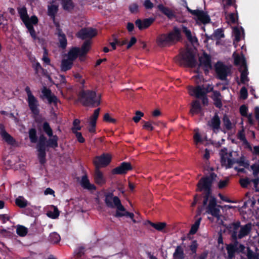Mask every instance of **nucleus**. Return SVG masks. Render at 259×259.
I'll use <instances>...</instances> for the list:
<instances>
[{"label": "nucleus", "instance_id": "1", "mask_svg": "<svg viewBox=\"0 0 259 259\" xmlns=\"http://www.w3.org/2000/svg\"><path fill=\"white\" fill-rule=\"evenodd\" d=\"M44 132L49 137V139L44 135L39 136L38 141L36 145L37 157L41 164L46 162V151L48 148L55 149L58 147V141L59 138L57 135H53V132L49 123L46 121L42 124Z\"/></svg>", "mask_w": 259, "mask_h": 259}, {"label": "nucleus", "instance_id": "2", "mask_svg": "<svg viewBox=\"0 0 259 259\" xmlns=\"http://www.w3.org/2000/svg\"><path fill=\"white\" fill-rule=\"evenodd\" d=\"M78 100L85 107H96L101 104V94H97L96 91L81 90L78 93Z\"/></svg>", "mask_w": 259, "mask_h": 259}, {"label": "nucleus", "instance_id": "3", "mask_svg": "<svg viewBox=\"0 0 259 259\" xmlns=\"http://www.w3.org/2000/svg\"><path fill=\"white\" fill-rule=\"evenodd\" d=\"M181 39V29L174 26L169 33L159 35L156 38V43L159 47L163 48L174 45Z\"/></svg>", "mask_w": 259, "mask_h": 259}, {"label": "nucleus", "instance_id": "4", "mask_svg": "<svg viewBox=\"0 0 259 259\" xmlns=\"http://www.w3.org/2000/svg\"><path fill=\"white\" fill-rule=\"evenodd\" d=\"M217 178V175L214 172H211L206 177H202L197 184V191L203 193V206L207 205L208 199L211 194V186L213 182Z\"/></svg>", "mask_w": 259, "mask_h": 259}, {"label": "nucleus", "instance_id": "5", "mask_svg": "<svg viewBox=\"0 0 259 259\" xmlns=\"http://www.w3.org/2000/svg\"><path fill=\"white\" fill-rule=\"evenodd\" d=\"M104 201L109 208L116 207L118 210L125 211V207L121 204L120 199L117 196H114L113 192L105 194Z\"/></svg>", "mask_w": 259, "mask_h": 259}, {"label": "nucleus", "instance_id": "6", "mask_svg": "<svg viewBox=\"0 0 259 259\" xmlns=\"http://www.w3.org/2000/svg\"><path fill=\"white\" fill-rule=\"evenodd\" d=\"M111 161V156L108 153H103L100 156H96L93 160V163L96 168L104 167L109 165Z\"/></svg>", "mask_w": 259, "mask_h": 259}, {"label": "nucleus", "instance_id": "7", "mask_svg": "<svg viewBox=\"0 0 259 259\" xmlns=\"http://www.w3.org/2000/svg\"><path fill=\"white\" fill-rule=\"evenodd\" d=\"M181 61H182L186 66L190 68L196 67L197 64L195 55L190 50H187L182 54Z\"/></svg>", "mask_w": 259, "mask_h": 259}, {"label": "nucleus", "instance_id": "8", "mask_svg": "<svg viewBox=\"0 0 259 259\" xmlns=\"http://www.w3.org/2000/svg\"><path fill=\"white\" fill-rule=\"evenodd\" d=\"M199 66H202L204 73L207 75L209 70L212 68L211 57L206 53L204 52L202 55L199 57Z\"/></svg>", "mask_w": 259, "mask_h": 259}, {"label": "nucleus", "instance_id": "9", "mask_svg": "<svg viewBox=\"0 0 259 259\" xmlns=\"http://www.w3.org/2000/svg\"><path fill=\"white\" fill-rule=\"evenodd\" d=\"M17 10L19 16L23 23H25V22L31 20V22L34 23V25L37 24L38 22V19L37 17L35 15H33L30 18H29L27 13L26 8L25 7L18 8Z\"/></svg>", "mask_w": 259, "mask_h": 259}, {"label": "nucleus", "instance_id": "10", "mask_svg": "<svg viewBox=\"0 0 259 259\" xmlns=\"http://www.w3.org/2000/svg\"><path fill=\"white\" fill-rule=\"evenodd\" d=\"M97 34V30L91 27L81 28L76 34L77 38L82 40L87 38H92Z\"/></svg>", "mask_w": 259, "mask_h": 259}, {"label": "nucleus", "instance_id": "11", "mask_svg": "<svg viewBox=\"0 0 259 259\" xmlns=\"http://www.w3.org/2000/svg\"><path fill=\"white\" fill-rule=\"evenodd\" d=\"M133 169V166L130 162H122L120 164L112 170L113 175H125L128 171Z\"/></svg>", "mask_w": 259, "mask_h": 259}, {"label": "nucleus", "instance_id": "12", "mask_svg": "<svg viewBox=\"0 0 259 259\" xmlns=\"http://www.w3.org/2000/svg\"><path fill=\"white\" fill-rule=\"evenodd\" d=\"M215 72L218 78L222 80H225L229 72L228 67L222 62H218L215 65Z\"/></svg>", "mask_w": 259, "mask_h": 259}, {"label": "nucleus", "instance_id": "13", "mask_svg": "<svg viewBox=\"0 0 259 259\" xmlns=\"http://www.w3.org/2000/svg\"><path fill=\"white\" fill-rule=\"evenodd\" d=\"M27 101L29 108L32 114L35 115H38L39 113V103L36 98L33 95L27 98Z\"/></svg>", "mask_w": 259, "mask_h": 259}, {"label": "nucleus", "instance_id": "14", "mask_svg": "<svg viewBox=\"0 0 259 259\" xmlns=\"http://www.w3.org/2000/svg\"><path fill=\"white\" fill-rule=\"evenodd\" d=\"M41 92L43 96L47 99L49 104H53L54 106L57 105V103L59 102V99L56 95L52 94L50 89L44 87Z\"/></svg>", "mask_w": 259, "mask_h": 259}, {"label": "nucleus", "instance_id": "15", "mask_svg": "<svg viewBox=\"0 0 259 259\" xmlns=\"http://www.w3.org/2000/svg\"><path fill=\"white\" fill-rule=\"evenodd\" d=\"M0 135L3 140L8 144L14 145L16 144V141L15 139L6 132L5 127L3 125L0 126Z\"/></svg>", "mask_w": 259, "mask_h": 259}, {"label": "nucleus", "instance_id": "16", "mask_svg": "<svg viewBox=\"0 0 259 259\" xmlns=\"http://www.w3.org/2000/svg\"><path fill=\"white\" fill-rule=\"evenodd\" d=\"M154 21L153 18H149L143 19V20L138 19L135 21V25L138 28L142 30L148 28Z\"/></svg>", "mask_w": 259, "mask_h": 259}, {"label": "nucleus", "instance_id": "17", "mask_svg": "<svg viewBox=\"0 0 259 259\" xmlns=\"http://www.w3.org/2000/svg\"><path fill=\"white\" fill-rule=\"evenodd\" d=\"M189 90L190 92H191L190 95L191 96H195L198 99L201 98L208 93V91H204V89L200 85H197L195 88L190 86Z\"/></svg>", "mask_w": 259, "mask_h": 259}, {"label": "nucleus", "instance_id": "18", "mask_svg": "<svg viewBox=\"0 0 259 259\" xmlns=\"http://www.w3.org/2000/svg\"><path fill=\"white\" fill-rule=\"evenodd\" d=\"M233 57L234 58V64L235 66L240 65V68L247 66L245 58L243 54L241 56H239L236 52H234L233 54Z\"/></svg>", "mask_w": 259, "mask_h": 259}, {"label": "nucleus", "instance_id": "19", "mask_svg": "<svg viewBox=\"0 0 259 259\" xmlns=\"http://www.w3.org/2000/svg\"><path fill=\"white\" fill-rule=\"evenodd\" d=\"M94 177L95 182L97 185L102 186L106 183V179L104 177L103 172L100 170L99 168H95Z\"/></svg>", "mask_w": 259, "mask_h": 259}, {"label": "nucleus", "instance_id": "20", "mask_svg": "<svg viewBox=\"0 0 259 259\" xmlns=\"http://www.w3.org/2000/svg\"><path fill=\"white\" fill-rule=\"evenodd\" d=\"M80 185L83 189L90 191H95L97 189L95 185L90 183L87 175H84L82 177L80 181Z\"/></svg>", "mask_w": 259, "mask_h": 259}, {"label": "nucleus", "instance_id": "21", "mask_svg": "<svg viewBox=\"0 0 259 259\" xmlns=\"http://www.w3.org/2000/svg\"><path fill=\"white\" fill-rule=\"evenodd\" d=\"M79 56H80V48L76 47H72L67 54V59L73 62Z\"/></svg>", "mask_w": 259, "mask_h": 259}, {"label": "nucleus", "instance_id": "22", "mask_svg": "<svg viewBox=\"0 0 259 259\" xmlns=\"http://www.w3.org/2000/svg\"><path fill=\"white\" fill-rule=\"evenodd\" d=\"M195 16L197 17L199 21L204 24L209 23L210 21V18L209 15L206 12L202 10H198Z\"/></svg>", "mask_w": 259, "mask_h": 259}, {"label": "nucleus", "instance_id": "23", "mask_svg": "<svg viewBox=\"0 0 259 259\" xmlns=\"http://www.w3.org/2000/svg\"><path fill=\"white\" fill-rule=\"evenodd\" d=\"M208 125L212 128L214 132L215 131H219L221 128V120L217 113H215L213 117L211 119Z\"/></svg>", "mask_w": 259, "mask_h": 259}, {"label": "nucleus", "instance_id": "24", "mask_svg": "<svg viewBox=\"0 0 259 259\" xmlns=\"http://www.w3.org/2000/svg\"><path fill=\"white\" fill-rule=\"evenodd\" d=\"M221 97V94L219 91H213V94L211 96V98L213 101L214 106L218 108H221L223 106L222 99Z\"/></svg>", "mask_w": 259, "mask_h": 259}, {"label": "nucleus", "instance_id": "25", "mask_svg": "<svg viewBox=\"0 0 259 259\" xmlns=\"http://www.w3.org/2000/svg\"><path fill=\"white\" fill-rule=\"evenodd\" d=\"M238 242H234V244H230L227 245L226 249L228 253V256L229 259H232L235 257V252L238 251Z\"/></svg>", "mask_w": 259, "mask_h": 259}, {"label": "nucleus", "instance_id": "26", "mask_svg": "<svg viewBox=\"0 0 259 259\" xmlns=\"http://www.w3.org/2000/svg\"><path fill=\"white\" fill-rule=\"evenodd\" d=\"M181 32H183L186 35L187 39L191 43H195L198 42V39L196 36H193L192 35L191 32L190 30L188 29V28L182 25V29Z\"/></svg>", "mask_w": 259, "mask_h": 259}, {"label": "nucleus", "instance_id": "27", "mask_svg": "<svg viewBox=\"0 0 259 259\" xmlns=\"http://www.w3.org/2000/svg\"><path fill=\"white\" fill-rule=\"evenodd\" d=\"M26 27L28 29V32L30 33V36L33 38V40H39V38L37 36L35 30L34 28L33 25L34 23L31 22V21L30 20L29 21L25 22V23H24Z\"/></svg>", "mask_w": 259, "mask_h": 259}, {"label": "nucleus", "instance_id": "28", "mask_svg": "<svg viewBox=\"0 0 259 259\" xmlns=\"http://www.w3.org/2000/svg\"><path fill=\"white\" fill-rule=\"evenodd\" d=\"M251 229V224L248 223L242 226L238 235V238L241 239L248 235Z\"/></svg>", "mask_w": 259, "mask_h": 259}, {"label": "nucleus", "instance_id": "29", "mask_svg": "<svg viewBox=\"0 0 259 259\" xmlns=\"http://www.w3.org/2000/svg\"><path fill=\"white\" fill-rule=\"evenodd\" d=\"M239 71L241 72L240 81L242 83L244 84L246 82L249 81V78L247 77L248 74L247 66H244L239 68Z\"/></svg>", "mask_w": 259, "mask_h": 259}, {"label": "nucleus", "instance_id": "30", "mask_svg": "<svg viewBox=\"0 0 259 259\" xmlns=\"http://www.w3.org/2000/svg\"><path fill=\"white\" fill-rule=\"evenodd\" d=\"M157 8L161 13L166 15L168 18L171 19L174 17V13L168 7L164 6L162 4H159L158 5Z\"/></svg>", "mask_w": 259, "mask_h": 259}, {"label": "nucleus", "instance_id": "31", "mask_svg": "<svg viewBox=\"0 0 259 259\" xmlns=\"http://www.w3.org/2000/svg\"><path fill=\"white\" fill-rule=\"evenodd\" d=\"M58 6L56 5H49L48 7V15L51 19L56 18V15L58 12Z\"/></svg>", "mask_w": 259, "mask_h": 259}, {"label": "nucleus", "instance_id": "32", "mask_svg": "<svg viewBox=\"0 0 259 259\" xmlns=\"http://www.w3.org/2000/svg\"><path fill=\"white\" fill-rule=\"evenodd\" d=\"M73 62L67 59H62L61 63V70L66 72L71 69L73 66Z\"/></svg>", "mask_w": 259, "mask_h": 259}, {"label": "nucleus", "instance_id": "33", "mask_svg": "<svg viewBox=\"0 0 259 259\" xmlns=\"http://www.w3.org/2000/svg\"><path fill=\"white\" fill-rule=\"evenodd\" d=\"M202 110L200 102L198 100L193 101L192 103L190 112L192 114H198Z\"/></svg>", "mask_w": 259, "mask_h": 259}, {"label": "nucleus", "instance_id": "34", "mask_svg": "<svg viewBox=\"0 0 259 259\" xmlns=\"http://www.w3.org/2000/svg\"><path fill=\"white\" fill-rule=\"evenodd\" d=\"M173 258L174 259H184L185 254L184 249L181 245L177 246L173 253Z\"/></svg>", "mask_w": 259, "mask_h": 259}, {"label": "nucleus", "instance_id": "35", "mask_svg": "<svg viewBox=\"0 0 259 259\" xmlns=\"http://www.w3.org/2000/svg\"><path fill=\"white\" fill-rule=\"evenodd\" d=\"M115 216L117 218H120L124 216L130 218L134 223H136V221L134 219V214L132 212H130L126 211H120L117 210Z\"/></svg>", "mask_w": 259, "mask_h": 259}, {"label": "nucleus", "instance_id": "36", "mask_svg": "<svg viewBox=\"0 0 259 259\" xmlns=\"http://www.w3.org/2000/svg\"><path fill=\"white\" fill-rule=\"evenodd\" d=\"M81 129V127L80 126H78L77 127H72L71 130L72 133L75 135L77 141L80 143H83L85 142V139L82 137L81 133L77 132V131H80Z\"/></svg>", "mask_w": 259, "mask_h": 259}, {"label": "nucleus", "instance_id": "37", "mask_svg": "<svg viewBox=\"0 0 259 259\" xmlns=\"http://www.w3.org/2000/svg\"><path fill=\"white\" fill-rule=\"evenodd\" d=\"M63 9L68 12H71L74 8L72 0H61Z\"/></svg>", "mask_w": 259, "mask_h": 259}, {"label": "nucleus", "instance_id": "38", "mask_svg": "<svg viewBox=\"0 0 259 259\" xmlns=\"http://www.w3.org/2000/svg\"><path fill=\"white\" fill-rule=\"evenodd\" d=\"M15 203L17 206L21 208L26 207L29 203L23 196H19L15 199Z\"/></svg>", "mask_w": 259, "mask_h": 259}, {"label": "nucleus", "instance_id": "39", "mask_svg": "<svg viewBox=\"0 0 259 259\" xmlns=\"http://www.w3.org/2000/svg\"><path fill=\"white\" fill-rule=\"evenodd\" d=\"M29 140L32 143H38V139L37 136L36 130L35 128H31L28 131Z\"/></svg>", "mask_w": 259, "mask_h": 259}, {"label": "nucleus", "instance_id": "40", "mask_svg": "<svg viewBox=\"0 0 259 259\" xmlns=\"http://www.w3.org/2000/svg\"><path fill=\"white\" fill-rule=\"evenodd\" d=\"M90 41L89 40L85 41L80 49V56H84L90 50Z\"/></svg>", "mask_w": 259, "mask_h": 259}, {"label": "nucleus", "instance_id": "41", "mask_svg": "<svg viewBox=\"0 0 259 259\" xmlns=\"http://www.w3.org/2000/svg\"><path fill=\"white\" fill-rule=\"evenodd\" d=\"M239 227H240V222L239 221L229 224L226 227L230 233L237 232Z\"/></svg>", "mask_w": 259, "mask_h": 259}, {"label": "nucleus", "instance_id": "42", "mask_svg": "<svg viewBox=\"0 0 259 259\" xmlns=\"http://www.w3.org/2000/svg\"><path fill=\"white\" fill-rule=\"evenodd\" d=\"M75 259H86L84 255V248L82 246L78 247L75 251Z\"/></svg>", "mask_w": 259, "mask_h": 259}, {"label": "nucleus", "instance_id": "43", "mask_svg": "<svg viewBox=\"0 0 259 259\" xmlns=\"http://www.w3.org/2000/svg\"><path fill=\"white\" fill-rule=\"evenodd\" d=\"M147 223L154 229L159 231H161L166 226V224L164 222L154 223L148 221Z\"/></svg>", "mask_w": 259, "mask_h": 259}, {"label": "nucleus", "instance_id": "44", "mask_svg": "<svg viewBox=\"0 0 259 259\" xmlns=\"http://www.w3.org/2000/svg\"><path fill=\"white\" fill-rule=\"evenodd\" d=\"M49 240L52 243L56 244L60 241V236L58 233L53 232L50 234Z\"/></svg>", "mask_w": 259, "mask_h": 259}, {"label": "nucleus", "instance_id": "45", "mask_svg": "<svg viewBox=\"0 0 259 259\" xmlns=\"http://www.w3.org/2000/svg\"><path fill=\"white\" fill-rule=\"evenodd\" d=\"M58 37L59 40V47L62 49H65L67 45V40L66 35H63Z\"/></svg>", "mask_w": 259, "mask_h": 259}, {"label": "nucleus", "instance_id": "46", "mask_svg": "<svg viewBox=\"0 0 259 259\" xmlns=\"http://www.w3.org/2000/svg\"><path fill=\"white\" fill-rule=\"evenodd\" d=\"M16 233L19 236L24 237L27 234L28 229L23 226L19 225L17 226Z\"/></svg>", "mask_w": 259, "mask_h": 259}, {"label": "nucleus", "instance_id": "47", "mask_svg": "<svg viewBox=\"0 0 259 259\" xmlns=\"http://www.w3.org/2000/svg\"><path fill=\"white\" fill-rule=\"evenodd\" d=\"M201 221V218H199L195 221L194 224L192 225L189 232L190 234H194L197 232L199 227Z\"/></svg>", "mask_w": 259, "mask_h": 259}, {"label": "nucleus", "instance_id": "48", "mask_svg": "<svg viewBox=\"0 0 259 259\" xmlns=\"http://www.w3.org/2000/svg\"><path fill=\"white\" fill-rule=\"evenodd\" d=\"M53 211H49L47 212V215L53 219H56L60 214V211L56 206H53Z\"/></svg>", "mask_w": 259, "mask_h": 259}, {"label": "nucleus", "instance_id": "49", "mask_svg": "<svg viewBox=\"0 0 259 259\" xmlns=\"http://www.w3.org/2000/svg\"><path fill=\"white\" fill-rule=\"evenodd\" d=\"M206 212L211 214L213 217H215L218 219L220 217V210L219 208H217L216 207L207 209Z\"/></svg>", "mask_w": 259, "mask_h": 259}, {"label": "nucleus", "instance_id": "50", "mask_svg": "<svg viewBox=\"0 0 259 259\" xmlns=\"http://www.w3.org/2000/svg\"><path fill=\"white\" fill-rule=\"evenodd\" d=\"M223 125L228 131L232 128V123L227 115H224L223 117Z\"/></svg>", "mask_w": 259, "mask_h": 259}, {"label": "nucleus", "instance_id": "51", "mask_svg": "<svg viewBox=\"0 0 259 259\" xmlns=\"http://www.w3.org/2000/svg\"><path fill=\"white\" fill-rule=\"evenodd\" d=\"M235 162L240 166H243L245 168H248L249 163L248 160H245L244 157H241L239 159L235 160Z\"/></svg>", "mask_w": 259, "mask_h": 259}, {"label": "nucleus", "instance_id": "52", "mask_svg": "<svg viewBox=\"0 0 259 259\" xmlns=\"http://www.w3.org/2000/svg\"><path fill=\"white\" fill-rule=\"evenodd\" d=\"M100 111V108H98L97 109L95 110L93 114L90 117V122H91L93 124H94L95 123H97V120L98 118L99 113Z\"/></svg>", "mask_w": 259, "mask_h": 259}, {"label": "nucleus", "instance_id": "53", "mask_svg": "<svg viewBox=\"0 0 259 259\" xmlns=\"http://www.w3.org/2000/svg\"><path fill=\"white\" fill-rule=\"evenodd\" d=\"M32 67L34 70L35 74H38L40 71H45V69L42 67L38 62L32 64Z\"/></svg>", "mask_w": 259, "mask_h": 259}, {"label": "nucleus", "instance_id": "54", "mask_svg": "<svg viewBox=\"0 0 259 259\" xmlns=\"http://www.w3.org/2000/svg\"><path fill=\"white\" fill-rule=\"evenodd\" d=\"M213 36L216 39H220L225 37L224 31L222 29H217L213 33Z\"/></svg>", "mask_w": 259, "mask_h": 259}, {"label": "nucleus", "instance_id": "55", "mask_svg": "<svg viewBox=\"0 0 259 259\" xmlns=\"http://www.w3.org/2000/svg\"><path fill=\"white\" fill-rule=\"evenodd\" d=\"M247 257L248 259H259V254L254 252L250 248H247Z\"/></svg>", "mask_w": 259, "mask_h": 259}, {"label": "nucleus", "instance_id": "56", "mask_svg": "<svg viewBox=\"0 0 259 259\" xmlns=\"http://www.w3.org/2000/svg\"><path fill=\"white\" fill-rule=\"evenodd\" d=\"M233 33L235 37L234 40L237 42H239L241 39V32L237 27H234L233 28Z\"/></svg>", "mask_w": 259, "mask_h": 259}, {"label": "nucleus", "instance_id": "57", "mask_svg": "<svg viewBox=\"0 0 259 259\" xmlns=\"http://www.w3.org/2000/svg\"><path fill=\"white\" fill-rule=\"evenodd\" d=\"M250 183L251 180L248 178L241 179L239 180V183L242 188H247Z\"/></svg>", "mask_w": 259, "mask_h": 259}, {"label": "nucleus", "instance_id": "58", "mask_svg": "<svg viewBox=\"0 0 259 259\" xmlns=\"http://www.w3.org/2000/svg\"><path fill=\"white\" fill-rule=\"evenodd\" d=\"M144 124L143 125V127L144 128L150 131H152L154 130V127L152 125V124L154 123V122H152L151 121H143Z\"/></svg>", "mask_w": 259, "mask_h": 259}, {"label": "nucleus", "instance_id": "59", "mask_svg": "<svg viewBox=\"0 0 259 259\" xmlns=\"http://www.w3.org/2000/svg\"><path fill=\"white\" fill-rule=\"evenodd\" d=\"M240 98L245 100L248 97V92L247 89L245 87H243L240 91Z\"/></svg>", "mask_w": 259, "mask_h": 259}, {"label": "nucleus", "instance_id": "60", "mask_svg": "<svg viewBox=\"0 0 259 259\" xmlns=\"http://www.w3.org/2000/svg\"><path fill=\"white\" fill-rule=\"evenodd\" d=\"M48 50L46 48H44V54L42 60L46 64L50 65L51 60L48 57Z\"/></svg>", "mask_w": 259, "mask_h": 259}, {"label": "nucleus", "instance_id": "61", "mask_svg": "<svg viewBox=\"0 0 259 259\" xmlns=\"http://www.w3.org/2000/svg\"><path fill=\"white\" fill-rule=\"evenodd\" d=\"M251 169L253 170V175L254 177H258L259 174V164H253L250 166Z\"/></svg>", "mask_w": 259, "mask_h": 259}, {"label": "nucleus", "instance_id": "62", "mask_svg": "<svg viewBox=\"0 0 259 259\" xmlns=\"http://www.w3.org/2000/svg\"><path fill=\"white\" fill-rule=\"evenodd\" d=\"M239 111L240 114L243 116L245 117L247 116V111H248V107L245 105H242L240 107Z\"/></svg>", "mask_w": 259, "mask_h": 259}, {"label": "nucleus", "instance_id": "63", "mask_svg": "<svg viewBox=\"0 0 259 259\" xmlns=\"http://www.w3.org/2000/svg\"><path fill=\"white\" fill-rule=\"evenodd\" d=\"M144 116V113L140 111L136 112V115L133 118V120L135 122H138L141 119V117Z\"/></svg>", "mask_w": 259, "mask_h": 259}, {"label": "nucleus", "instance_id": "64", "mask_svg": "<svg viewBox=\"0 0 259 259\" xmlns=\"http://www.w3.org/2000/svg\"><path fill=\"white\" fill-rule=\"evenodd\" d=\"M198 247V243L196 240H193L190 245V249L192 253H196Z\"/></svg>", "mask_w": 259, "mask_h": 259}]
</instances>
